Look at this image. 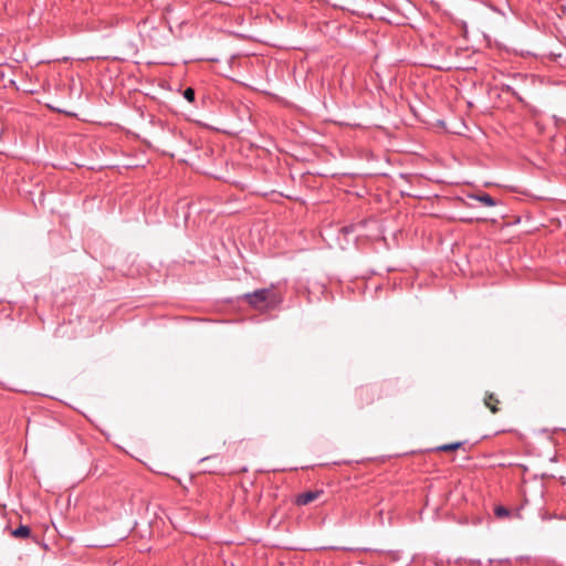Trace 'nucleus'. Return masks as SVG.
I'll return each mask as SVG.
<instances>
[{"label":"nucleus","instance_id":"nucleus-11","mask_svg":"<svg viewBox=\"0 0 566 566\" xmlns=\"http://www.w3.org/2000/svg\"><path fill=\"white\" fill-rule=\"evenodd\" d=\"M217 459H218V457H217V455L206 457V458H202V459H201V462H203V461H210V460H217Z\"/></svg>","mask_w":566,"mask_h":566},{"label":"nucleus","instance_id":"nucleus-1","mask_svg":"<svg viewBox=\"0 0 566 566\" xmlns=\"http://www.w3.org/2000/svg\"><path fill=\"white\" fill-rule=\"evenodd\" d=\"M17 78H9V82L15 86L18 91L29 94L38 93L42 83L35 73H14Z\"/></svg>","mask_w":566,"mask_h":566},{"label":"nucleus","instance_id":"nucleus-5","mask_svg":"<svg viewBox=\"0 0 566 566\" xmlns=\"http://www.w3.org/2000/svg\"><path fill=\"white\" fill-rule=\"evenodd\" d=\"M469 197L488 207L496 206V200L486 192L479 195H470Z\"/></svg>","mask_w":566,"mask_h":566},{"label":"nucleus","instance_id":"nucleus-9","mask_svg":"<svg viewBox=\"0 0 566 566\" xmlns=\"http://www.w3.org/2000/svg\"><path fill=\"white\" fill-rule=\"evenodd\" d=\"M184 97L190 102V103H193L195 102V98H196V93H195V90L192 87H187L185 91H184Z\"/></svg>","mask_w":566,"mask_h":566},{"label":"nucleus","instance_id":"nucleus-2","mask_svg":"<svg viewBox=\"0 0 566 566\" xmlns=\"http://www.w3.org/2000/svg\"><path fill=\"white\" fill-rule=\"evenodd\" d=\"M242 297L255 308H261L275 303V294L271 289H259L253 292L245 293Z\"/></svg>","mask_w":566,"mask_h":566},{"label":"nucleus","instance_id":"nucleus-10","mask_svg":"<svg viewBox=\"0 0 566 566\" xmlns=\"http://www.w3.org/2000/svg\"><path fill=\"white\" fill-rule=\"evenodd\" d=\"M484 402H485V405L490 408V410H491L493 413H495V412L497 411V408H496L495 406H491V405L489 403V400H488V399H485V401H484Z\"/></svg>","mask_w":566,"mask_h":566},{"label":"nucleus","instance_id":"nucleus-8","mask_svg":"<svg viewBox=\"0 0 566 566\" xmlns=\"http://www.w3.org/2000/svg\"><path fill=\"white\" fill-rule=\"evenodd\" d=\"M494 514L497 517H506V516H510L511 512L505 506L499 505V506L495 507Z\"/></svg>","mask_w":566,"mask_h":566},{"label":"nucleus","instance_id":"nucleus-6","mask_svg":"<svg viewBox=\"0 0 566 566\" xmlns=\"http://www.w3.org/2000/svg\"><path fill=\"white\" fill-rule=\"evenodd\" d=\"M31 534V528L27 525H20L12 531V535L17 538H27Z\"/></svg>","mask_w":566,"mask_h":566},{"label":"nucleus","instance_id":"nucleus-13","mask_svg":"<svg viewBox=\"0 0 566 566\" xmlns=\"http://www.w3.org/2000/svg\"><path fill=\"white\" fill-rule=\"evenodd\" d=\"M376 76L379 77V81L382 83L384 78L380 76V73H376Z\"/></svg>","mask_w":566,"mask_h":566},{"label":"nucleus","instance_id":"nucleus-7","mask_svg":"<svg viewBox=\"0 0 566 566\" xmlns=\"http://www.w3.org/2000/svg\"><path fill=\"white\" fill-rule=\"evenodd\" d=\"M462 446V442H452L448 444H442L437 448L438 451H454Z\"/></svg>","mask_w":566,"mask_h":566},{"label":"nucleus","instance_id":"nucleus-3","mask_svg":"<svg viewBox=\"0 0 566 566\" xmlns=\"http://www.w3.org/2000/svg\"><path fill=\"white\" fill-rule=\"evenodd\" d=\"M238 77H230L232 81L241 83L254 91L266 93V94H273L272 88V82L270 78L266 80H255L252 78L251 81L249 77L252 75V73H237Z\"/></svg>","mask_w":566,"mask_h":566},{"label":"nucleus","instance_id":"nucleus-4","mask_svg":"<svg viewBox=\"0 0 566 566\" xmlns=\"http://www.w3.org/2000/svg\"><path fill=\"white\" fill-rule=\"evenodd\" d=\"M322 493H323V491H318V490L301 493L296 496L295 503L297 505H307L311 502L317 500Z\"/></svg>","mask_w":566,"mask_h":566},{"label":"nucleus","instance_id":"nucleus-12","mask_svg":"<svg viewBox=\"0 0 566 566\" xmlns=\"http://www.w3.org/2000/svg\"><path fill=\"white\" fill-rule=\"evenodd\" d=\"M458 71L469 72V71H476V69L475 67H465V69H458Z\"/></svg>","mask_w":566,"mask_h":566}]
</instances>
